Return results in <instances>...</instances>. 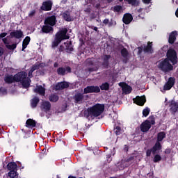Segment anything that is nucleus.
I'll list each match as a JSON object with an SVG mask.
<instances>
[{"label": "nucleus", "mask_w": 178, "mask_h": 178, "mask_svg": "<svg viewBox=\"0 0 178 178\" xmlns=\"http://www.w3.org/2000/svg\"><path fill=\"white\" fill-rule=\"evenodd\" d=\"M105 111V104H96L92 107L88 108L87 110L84 111L83 115L86 118H88L90 116L93 118H98L101 116Z\"/></svg>", "instance_id": "obj_1"}, {"label": "nucleus", "mask_w": 178, "mask_h": 178, "mask_svg": "<svg viewBox=\"0 0 178 178\" xmlns=\"http://www.w3.org/2000/svg\"><path fill=\"white\" fill-rule=\"evenodd\" d=\"M166 137V134L165 131L159 132L157 134V140L154 145L150 148L147 149L146 151V156H151V154L155 155V154H159L161 149H162V145L161 144V141H163V138Z\"/></svg>", "instance_id": "obj_2"}, {"label": "nucleus", "mask_w": 178, "mask_h": 178, "mask_svg": "<svg viewBox=\"0 0 178 178\" xmlns=\"http://www.w3.org/2000/svg\"><path fill=\"white\" fill-rule=\"evenodd\" d=\"M70 36L67 35V28H63L55 35L54 40L52 42V47L56 48L63 41V40H69Z\"/></svg>", "instance_id": "obj_3"}, {"label": "nucleus", "mask_w": 178, "mask_h": 178, "mask_svg": "<svg viewBox=\"0 0 178 178\" xmlns=\"http://www.w3.org/2000/svg\"><path fill=\"white\" fill-rule=\"evenodd\" d=\"M15 81L16 83H21L23 88H29L31 79L27 77V72L22 71L15 75Z\"/></svg>", "instance_id": "obj_4"}, {"label": "nucleus", "mask_w": 178, "mask_h": 178, "mask_svg": "<svg viewBox=\"0 0 178 178\" xmlns=\"http://www.w3.org/2000/svg\"><path fill=\"white\" fill-rule=\"evenodd\" d=\"M159 69L163 72V73H169L173 70V65L170 64V62L165 58L163 60L159 63Z\"/></svg>", "instance_id": "obj_5"}, {"label": "nucleus", "mask_w": 178, "mask_h": 178, "mask_svg": "<svg viewBox=\"0 0 178 178\" xmlns=\"http://www.w3.org/2000/svg\"><path fill=\"white\" fill-rule=\"evenodd\" d=\"M154 44L152 42H147V44L140 46L138 47V55H141L143 52L145 54H154V48H152Z\"/></svg>", "instance_id": "obj_6"}, {"label": "nucleus", "mask_w": 178, "mask_h": 178, "mask_svg": "<svg viewBox=\"0 0 178 178\" xmlns=\"http://www.w3.org/2000/svg\"><path fill=\"white\" fill-rule=\"evenodd\" d=\"M167 58L168 61H170L172 65H177L178 58H177V51L174 49H169L167 51L166 54Z\"/></svg>", "instance_id": "obj_7"}, {"label": "nucleus", "mask_w": 178, "mask_h": 178, "mask_svg": "<svg viewBox=\"0 0 178 178\" xmlns=\"http://www.w3.org/2000/svg\"><path fill=\"white\" fill-rule=\"evenodd\" d=\"M65 88H69V83L66 81H61L53 86V90L55 91H62Z\"/></svg>", "instance_id": "obj_8"}, {"label": "nucleus", "mask_w": 178, "mask_h": 178, "mask_svg": "<svg viewBox=\"0 0 178 178\" xmlns=\"http://www.w3.org/2000/svg\"><path fill=\"white\" fill-rule=\"evenodd\" d=\"M92 92H101V89L99 88V86H89L83 89V94H91Z\"/></svg>", "instance_id": "obj_9"}, {"label": "nucleus", "mask_w": 178, "mask_h": 178, "mask_svg": "<svg viewBox=\"0 0 178 178\" xmlns=\"http://www.w3.org/2000/svg\"><path fill=\"white\" fill-rule=\"evenodd\" d=\"M52 5H54V3L51 0L43 1L40 9L44 12H49V10H52Z\"/></svg>", "instance_id": "obj_10"}, {"label": "nucleus", "mask_w": 178, "mask_h": 178, "mask_svg": "<svg viewBox=\"0 0 178 178\" xmlns=\"http://www.w3.org/2000/svg\"><path fill=\"white\" fill-rule=\"evenodd\" d=\"M170 112L172 115H176L178 111V102L175 100H171L169 102Z\"/></svg>", "instance_id": "obj_11"}, {"label": "nucleus", "mask_w": 178, "mask_h": 178, "mask_svg": "<svg viewBox=\"0 0 178 178\" xmlns=\"http://www.w3.org/2000/svg\"><path fill=\"white\" fill-rule=\"evenodd\" d=\"M56 72L58 76H65L67 73H72V67L69 66L65 68L64 67H60L57 69Z\"/></svg>", "instance_id": "obj_12"}, {"label": "nucleus", "mask_w": 178, "mask_h": 178, "mask_svg": "<svg viewBox=\"0 0 178 178\" xmlns=\"http://www.w3.org/2000/svg\"><path fill=\"white\" fill-rule=\"evenodd\" d=\"M72 99H74V104H83V102L84 101V94L76 92L74 94Z\"/></svg>", "instance_id": "obj_13"}, {"label": "nucleus", "mask_w": 178, "mask_h": 178, "mask_svg": "<svg viewBox=\"0 0 178 178\" xmlns=\"http://www.w3.org/2000/svg\"><path fill=\"white\" fill-rule=\"evenodd\" d=\"M176 82V79L175 77H170L168 81L165 83L163 86V90L165 91H168L175 86V83Z\"/></svg>", "instance_id": "obj_14"}, {"label": "nucleus", "mask_w": 178, "mask_h": 178, "mask_svg": "<svg viewBox=\"0 0 178 178\" xmlns=\"http://www.w3.org/2000/svg\"><path fill=\"white\" fill-rule=\"evenodd\" d=\"M51 102L49 101H44L42 102L40 105V109L42 112H44L45 113H48L49 111H51Z\"/></svg>", "instance_id": "obj_15"}, {"label": "nucleus", "mask_w": 178, "mask_h": 178, "mask_svg": "<svg viewBox=\"0 0 178 178\" xmlns=\"http://www.w3.org/2000/svg\"><path fill=\"white\" fill-rule=\"evenodd\" d=\"M10 38H16L17 40H19L20 38H23L24 37V35L22 30H15L10 33Z\"/></svg>", "instance_id": "obj_16"}, {"label": "nucleus", "mask_w": 178, "mask_h": 178, "mask_svg": "<svg viewBox=\"0 0 178 178\" xmlns=\"http://www.w3.org/2000/svg\"><path fill=\"white\" fill-rule=\"evenodd\" d=\"M44 24H47L48 26H50L51 27H54L55 24H56V16L51 15L50 17H47L44 19Z\"/></svg>", "instance_id": "obj_17"}, {"label": "nucleus", "mask_w": 178, "mask_h": 178, "mask_svg": "<svg viewBox=\"0 0 178 178\" xmlns=\"http://www.w3.org/2000/svg\"><path fill=\"white\" fill-rule=\"evenodd\" d=\"M134 102L139 106H144V104L145 102H147V99L144 95L141 97L137 96L135 99H134Z\"/></svg>", "instance_id": "obj_18"}, {"label": "nucleus", "mask_w": 178, "mask_h": 178, "mask_svg": "<svg viewBox=\"0 0 178 178\" xmlns=\"http://www.w3.org/2000/svg\"><path fill=\"white\" fill-rule=\"evenodd\" d=\"M111 58H112V56L109 54H106L103 56V62L102 65L104 69H109V60H111Z\"/></svg>", "instance_id": "obj_19"}, {"label": "nucleus", "mask_w": 178, "mask_h": 178, "mask_svg": "<svg viewBox=\"0 0 178 178\" xmlns=\"http://www.w3.org/2000/svg\"><path fill=\"white\" fill-rule=\"evenodd\" d=\"M120 54L123 58V60H122L123 63H127L129 62V51H127V49L124 47L122 49Z\"/></svg>", "instance_id": "obj_20"}, {"label": "nucleus", "mask_w": 178, "mask_h": 178, "mask_svg": "<svg viewBox=\"0 0 178 178\" xmlns=\"http://www.w3.org/2000/svg\"><path fill=\"white\" fill-rule=\"evenodd\" d=\"M140 129L142 133H147V131H149V129H151V124H148V122L144 121L140 124Z\"/></svg>", "instance_id": "obj_21"}, {"label": "nucleus", "mask_w": 178, "mask_h": 178, "mask_svg": "<svg viewBox=\"0 0 178 178\" xmlns=\"http://www.w3.org/2000/svg\"><path fill=\"white\" fill-rule=\"evenodd\" d=\"M133 21V15L130 13L124 14L122 18V22L124 24H130Z\"/></svg>", "instance_id": "obj_22"}, {"label": "nucleus", "mask_w": 178, "mask_h": 178, "mask_svg": "<svg viewBox=\"0 0 178 178\" xmlns=\"http://www.w3.org/2000/svg\"><path fill=\"white\" fill-rule=\"evenodd\" d=\"M41 31L44 34H49V33H54V27L47 24H44L42 27Z\"/></svg>", "instance_id": "obj_23"}, {"label": "nucleus", "mask_w": 178, "mask_h": 178, "mask_svg": "<svg viewBox=\"0 0 178 178\" xmlns=\"http://www.w3.org/2000/svg\"><path fill=\"white\" fill-rule=\"evenodd\" d=\"M177 37V31H172L170 33L169 38H168V42L169 44H175V41H176V38Z\"/></svg>", "instance_id": "obj_24"}, {"label": "nucleus", "mask_w": 178, "mask_h": 178, "mask_svg": "<svg viewBox=\"0 0 178 178\" xmlns=\"http://www.w3.org/2000/svg\"><path fill=\"white\" fill-rule=\"evenodd\" d=\"M26 126L29 129H33V127H35V126H37V122H35V120L33 119L29 118L26 122Z\"/></svg>", "instance_id": "obj_25"}, {"label": "nucleus", "mask_w": 178, "mask_h": 178, "mask_svg": "<svg viewBox=\"0 0 178 178\" xmlns=\"http://www.w3.org/2000/svg\"><path fill=\"white\" fill-rule=\"evenodd\" d=\"M64 45L65 47V51L67 53L73 52L74 49H73V44H72V41L64 42Z\"/></svg>", "instance_id": "obj_26"}, {"label": "nucleus", "mask_w": 178, "mask_h": 178, "mask_svg": "<svg viewBox=\"0 0 178 178\" xmlns=\"http://www.w3.org/2000/svg\"><path fill=\"white\" fill-rule=\"evenodd\" d=\"M35 92L40 94V95H45V88L42 87V86H37L35 89Z\"/></svg>", "instance_id": "obj_27"}, {"label": "nucleus", "mask_w": 178, "mask_h": 178, "mask_svg": "<svg viewBox=\"0 0 178 178\" xmlns=\"http://www.w3.org/2000/svg\"><path fill=\"white\" fill-rule=\"evenodd\" d=\"M30 41H31V38H30V36H26L23 42H22V51H24L26 49V48H27V45H29L30 44Z\"/></svg>", "instance_id": "obj_28"}, {"label": "nucleus", "mask_w": 178, "mask_h": 178, "mask_svg": "<svg viewBox=\"0 0 178 178\" xmlns=\"http://www.w3.org/2000/svg\"><path fill=\"white\" fill-rule=\"evenodd\" d=\"M7 169L10 172L12 170H17V164L15 162H10L7 165Z\"/></svg>", "instance_id": "obj_29"}, {"label": "nucleus", "mask_w": 178, "mask_h": 178, "mask_svg": "<svg viewBox=\"0 0 178 178\" xmlns=\"http://www.w3.org/2000/svg\"><path fill=\"white\" fill-rule=\"evenodd\" d=\"M40 103V98H38L37 96H35L31 100V108H37V106Z\"/></svg>", "instance_id": "obj_30"}, {"label": "nucleus", "mask_w": 178, "mask_h": 178, "mask_svg": "<svg viewBox=\"0 0 178 178\" xmlns=\"http://www.w3.org/2000/svg\"><path fill=\"white\" fill-rule=\"evenodd\" d=\"M63 17L65 22H72L73 18L70 16V12L69 11H65L63 13Z\"/></svg>", "instance_id": "obj_31"}, {"label": "nucleus", "mask_w": 178, "mask_h": 178, "mask_svg": "<svg viewBox=\"0 0 178 178\" xmlns=\"http://www.w3.org/2000/svg\"><path fill=\"white\" fill-rule=\"evenodd\" d=\"M4 81L6 84H12L15 81V75H7L4 78Z\"/></svg>", "instance_id": "obj_32"}, {"label": "nucleus", "mask_w": 178, "mask_h": 178, "mask_svg": "<svg viewBox=\"0 0 178 178\" xmlns=\"http://www.w3.org/2000/svg\"><path fill=\"white\" fill-rule=\"evenodd\" d=\"M145 122H147L148 124H150V126H154L155 124V116H149L148 118L145 120Z\"/></svg>", "instance_id": "obj_33"}, {"label": "nucleus", "mask_w": 178, "mask_h": 178, "mask_svg": "<svg viewBox=\"0 0 178 178\" xmlns=\"http://www.w3.org/2000/svg\"><path fill=\"white\" fill-rule=\"evenodd\" d=\"M122 92H124L125 94H130V92H131L133 90L131 86L127 84H125V86H122Z\"/></svg>", "instance_id": "obj_34"}, {"label": "nucleus", "mask_w": 178, "mask_h": 178, "mask_svg": "<svg viewBox=\"0 0 178 178\" xmlns=\"http://www.w3.org/2000/svg\"><path fill=\"white\" fill-rule=\"evenodd\" d=\"M50 102H58L59 101V96L56 94H52L49 97Z\"/></svg>", "instance_id": "obj_35"}, {"label": "nucleus", "mask_w": 178, "mask_h": 178, "mask_svg": "<svg viewBox=\"0 0 178 178\" xmlns=\"http://www.w3.org/2000/svg\"><path fill=\"white\" fill-rule=\"evenodd\" d=\"M99 87H100V90H102V91H108L110 86L108 82H105V83H102Z\"/></svg>", "instance_id": "obj_36"}, {"label": "nucleus", "mask_w": 178, "mask_h": 178, "mask_svg": "<svg viewBox=\"0 0 178 178\" xmlns=\"http://www.w3.org/2000/svg\"><path fill=\"white\" fill-rule=\"evenodd\" d=\"M8 176L10 178H18L19 174L17 173V170H11L8 172Z\"/></svg>", "instance_id": "obj_37"}, {"label": "nucleus", "mask_w": 178, "mask_h": 178, "mask_svg": "<svg viewBox=\"0 0 178 178\" xmlns=\"http://www.w3.org/2000/svg\"><path fill=\"white\" fill-rule=\"evenodd\" d=\"M153 155H154L153 159V162H154V163H158L162 161V156H161V155L156 154Z\"/></svg>", "instance_id": "obj_38"}, {"label": "nucleus", "mask_w": 178, "mask_h": 178, "mask_svg": "<svg viewBox=\"0 0 178 178\" xmlns=\"http://www.w3.org/2000/svg\"><path fill=\"white\" fill-rule=\"evenodd\" d=\"M126 2H128L129 5H132V6H138L140 2L137 1V0H124Z\"/></svg>", "instance_id": "obj_39"}, {"label": "nucleus", "mask_w": 178, "mask_h": 178, "mask_svg": "<svg viewBox=\"0 0 178 178\" xmlns=\"http://www.w3.org/2000/svg\"><path fill=\"white\" fill-rule=\"evenodd\" d=\"M149 112H151V109H149V108L146 107L143 110V116H144L145 118H147V116H148V115H149Z\"/></svg>", "instance_id": "obj_40"}, {"label": "nucleus", "mask_w": 178, "mask_h": 178, "mask_svg": "<svg viewBox=\"0 0 178 178\" xmlns=\"http://www.w3.org/2000/svg\"><path fill=\"white\" fill-rule=\"evenodd\" d=\"M6 47L8 49H10V51H14V49H16V48H17V44L14 43V44H13L11 45L10 44H6Z\"/></svg>", "instance_id": "obj_41"}, {"label": "nucleus", "mask_w": 178, "mask_h": 178, "mask_svg": "<svg viewBox=\"0 0 178 178\" xmlns=\"http://www.w3.org/2000/svg\"><path fill=\"white\" fill-rule=\"evenodd\" d=\"M123 10V7L122 6L116 5L113 7V12H117L119 13V12H122Z\"/></svg>", "instance_id": "obj_42"}, {"label": "nucleus", "mask_w": 178, "mask_h": 178, "mask_svg": "<svg viewBox=\"0 0 178 178\" xmlns=\"http://www.w3.org/2000/svg\"><path fill=\"white\" fill-rule=\"evenodd\" d=\"M38 69H40V64H35L31 67L30 72L33 73V72H35V70H38Z\"/></svg>", "instance_id": "obj_43"}, {"label": "nucleus", "mask_w": 178, "mask_h": 178, "mask_svg": "<svg viewBox=\"0 0 178 178\" xmlns=\"http://www.w3.org/2000/svg\"><path fill=\"white\" fill-rule=\"evenodd\" d=\"M122 128L120 126L115 127V134L116 136H120L122 134Z\"/></svg>", "instance_id": "obj_44"}, {"label": "nucleus", "mask_w": 178, "mask_h": 178, "mask_svg": "<svg viewBox=\"0 0 178 178\" xmlns=\"http://www.w3.org/2000/svg\"><path fill=\"white\" fill-rule=\"evenodd\" d=\"M86 65H87V66H93L94 60H92L91 58H88L86 60Z\"/></svg>", "instance_id": "obj_45"}, {"label": "nucleus", "mask_w": 178, "mask_h": 178, "mask_svg": "<svg viewBox=\"0 0 178 178\" xmlns=\"http://www.w3.org/2000/svg\"><path fill=\"white\" fill-rule=\"evenodd\" d=\"M0 92H1L3 94H6L8 92V90H6V88H5L3 87H1L0 88Z\"/></svg>", "instance_id": "obj_46"}, {"label": "nucleus", "mask_w": 178, "mask_h": 178, "mask_svg": "<svg viewBox=\"0 0 178 178\" xmlns=\"http://www.w3.org/2000/svg\"><path fill=\"white\" fill-rule=\"evenodd\" d=\"M35 15V10H33L29 13V17H33Z\"/></svg>", "instance_id": "obj_47"}, {"label": "nucleus", "mask_w": 178, "mask_h": 178, "mask_svg": "<svg viewBox=\"0 0 178 178\" xmlns=\"http://www.w3.org/2000/svg\"><path fill=\"white\" fill-rule=\"evenodd\" d=\"M131 161H134V156H130L125 159V162H131Z\"/></svg>", "instance_id": "obj_48"}, {"label": "nucleus", "mask_w": 178, "mask_h": 178, "mask_svg": "<svg viewBox=\"0 0 178 178\" xmlns=\"http://www.w3.org/2000/svg\"><path fill=\"white\" fill-rule=\"evenodd\" d=\"M172 152V149L170 148H167L165 149L164 153L166 154H169Z\"/></svg>", "instance_id": "obj_49"}, {"label": "nucleus", "mask_w": 178, "mask_h": 178, "mask_svg": "<svg viewBox=\"0 0 178 178\" xmlns=\"http://www.w3.org/2000/svg\"><path fill=\"white\" fill-rule=\"evenodd\" d=\"M59 52H63V51H65V47L63 45H60L58 48Z\"/></svg>", "instance_id": "obj_50"}, {"label": "nucleus", "mask_w": 178, "mask_h": 178, "mask_svg": "<svg viewBox=\"0 0 178 178\" xmlns=\"http://www.w3.org/2000/svg\"><path fill=\"white\" fill-rule=\"evenodd\" d=\"M6 35H8V33L3 32L0 34V38H5V37H6Z\"/></svg>", "instance_id": "obj_51"}, {"label": "nucleus", "mask_w": 178, "mask_h": 178, "mask_svg": "<svg viewBox=\"0 0 178 178\" xmlns=\"http://www.w3.org/2000/svg\"><path fill=\"white\" fill-rule=\"evenodd\" d=\"M5 52V50H3V48L0 47V58L3 55V53Z\"/></svg>", "instance_id": "obj_52"}, {"label": "nucleus", "mask_w": 178, "mask_h": 178, "mask_svg": "<svg viewBox=\"0 0 178 178\" xmlns=\"http://www.w3.org/2000/svg\"><path fill=\"white\" fill-rule=\"evenodd\" d=\"M103 24H105L106 26V24H109V19H105L103 21Z\"/></svg>", "instance_id": "obj_53"}, {"label": "nucleus", "mask_w": 178, "mask_h": 178, "mask_svg": "<svg viewBox=\"0 0 178 178\" xmlns=\"http://www.w3.org/2000/svg\"><path fill=\"white\" fill-rule=\"evenodd\" d=\"M88 72H89L90 73H91V72H95V68L89 67V68L88 69Z\"/></svg>", "instance_id": "obj_54"}, {"label": "nucleus", "mask_w": 178, "mask_h": 178, "mask_svg": "<svg viewBox=\"0 0 178 178\" xmlns=\"http://www.w3.org/2000/svg\"><path fill=\"white\" fill-rule=\"evenodd\" d=\"M144 3H147V5L151 3V0H143Z\"/></svg>", "instance_id": "obj_55"}, {"label": "nucleus", "mask_w": 178, "mask_h": 178, "mask_svg": "<svg viewBox=\"0 0 178 178\" xmlns=\"http://www.w3.org/2000/svg\"><path fill=\"white\" fill-rule=\"evenodd\" d=\"M2 41H3V42L4 43V44H8V38H3L2 39Z\"/></svg>", "instance_id": "obj_56"}, {"label": "nucleus", "mask_w": 178, "mask_h": 178, "mask_svg": "<svg viewBox=\"0 0 178 178\" xmlns=\"http://www.w3.org/2000/svg\"><path fill=\"white\" fill-rule=\"evenodd\" d=\"M91 29L94 30L95 31H98V27L97 26H92Z\"/></svg>", "instance_id": "obj_57"}, {"label": "nucleus", "mask_w": 178, "mask_h": 178, "mask_svg": "<svg viewBox=\"0 0 178 178\" xmlns=\"http://www.w3.org/2000/svg\"><path fill=\"white\" fill-rule=\"evenodd\" d=\"M59 67V63L58 62L54 63V67Z\"/></svg>", "instance_id": "obj_58"}, {"label": "nucleus", "mask_w": 178, "mask_h": 178, "mask_svg": "<svg viewBox=\"0 0 178 178\" xmlns=\"http://www.w3.org/2000/svg\"><path fill=\"white\" fill-rule=\"evenodd\" d=\"M67 2V0H61V3H63V5H66Z\"/></svg>", "instance_id": "obj_59"}, {"label": "nucleus", "mask_w": 178, "mask_h": 178, "mask_svg": "<svg viewBox=\"0 0 178 178\" xmlns=\"http://www.w3.org/2000/svg\"><path fill=\"white\" fill-rule=\"evenodd\" d=\"M112 26H113V22H108V27H112Z\"/></svg>", "instance_id": "obj_60"}, {"label": "nucleus", "mask_w": 178, "mask_h": 178, "mask_svg": "<svg viewBox=\"0 0 178 178\" xmlns=\"http://www.w3.org/2000/svg\"><path fill=\"white\" fill-rule=\"evenodd\" d=\"M58 141H62V138H57L56 140V143H58Z\"/></svg>", "instance_id": "obj_61"}, {"label": "nucleus", "mask_w": 178, "mask_h": 178, "mask_svg": "<svg viewBox=\"0 0 178 178\" xmlns=\"http://www.w3.org/2000/svg\"><path fill=\"white\" fill-rule=\"evenodd\" d=\"M107 2H108V3H111V2H113V0H107Z\"/></svg>", "instance_id": "obj_62"}, {"label": "nucleus", "mask_w": 178, "mask_h": 178, "mask_svg": "<svg viewBox=\"0 0 178 178\" xmlns=\"http://www.w3.org/2000/svg\"><path fill=\"white\" fill-rule=\"evenodd\" d=\"M143 11V8H140L138 10V12H142Z\"/></svg>", "instance_id": "obj_63"}, {"label": "nucleus", "mask_w": 178, "mask_h": 178, "mask_svg": "<svg viewBox=\"0 0 178 178\" xmlns=\"http://www.w3.org/2000/svg\"><path fill=\"white\" fill-rule=\"evenodd\" d=\"M107 158H111V156L108 155V156H107Z\"/></svg>", "instance_id": "obj_64"}]
</instances>
